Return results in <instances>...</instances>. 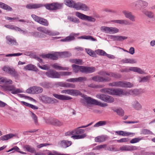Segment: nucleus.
I'll return each mask as SVG.
<instances>
[{
    "mask_svg": "<svg viewBox=\"0 0 155 155\" xmlns=\"http://www.w3.org/2000/svg\"><path fill=\"white\" fill-rule=\"evenodd\" d=\"M137 147L135 146L124 145L120 147V150L122 151H132L134 150H137Z\"/></svg>",
    "mask_w": 155,
    "mask_h": 155,
    "instance_id": "obj_17",
    "label": "nucleus"
},
{
    "mask_svg": "<svg viewBox=\"0 0 155 155\" xmlns=\"http://www.w3.org/2000/svg\"><path fill=\"white\" fill-rule=\"evenodd\" d=\"M69 61L72 63L80 65L83 64L82 60L80 59H71L69 60Z\"/></svg>",
    "mask_w": 155,
    "mask_h": 155,
    "instance_id": "obj_45",
    "label": "nucleus"
},
{
    "mask_svg": "<svg viewBox=\"0 0 155 155\" xmlns=\"http://www.w3.org/2000/svg\"><path fill=\"white\" fill-rule=\"evenodd\" d=\"M8 73L12 76L15 78H18V76L17 73L15 71V69L13 68H10Z\"/></svg>",
    "mask_w": 155,
    "mask_h": 155,
    "instance_id": "obj_44",
    "label": "nucleus"
},
{
    "mask_svg": "<svg viewBox=\"0 0 155 155\" xmlns=\"http://www.w3.org/2000/svg\"><path fill=\"white\" fill-rule=\"evenodd\" d=\"M107 95L103 94H99L96 95V97L105 102Z\"/></svg>",
    "mask_w": 155,
    "mask_h": 155,
    "instance_id": "obj_56",
    "label": "nucleus"
},
{
    "mask_svg": "<svg viewBox=\"0 0 155 155\" xmlns=\"http://www.w3.org/2000/svg\"><path fill=\"white\" fill-rule=\"evenodd\" d=\"M92 80L94 81L97 82H107L111 80V78L108 77H103L99 75L95 76L92 78Z\"/></svg>",
    "mask_w": 155,
    "mask_h": 155,
    "instance_id": "obj_12",
    "label": "nucleus"
},
{
    "mask_svg": "<svg viewBox=\"0 0 155 155\" xmlns=\"http://www.w3.org/2000/svg\"><path fill=\"white\" fill-rule=\"evenodd\" d=\"M115 133H117L119 135H121L123 136H127L130 135L132 134H134V133L124 131H116Z\"/></svg>",
    "mask_w": 155,
    "mask_h": 155,
    "instance_id": "obj_41",
    "label": "nucleus"
},
{
    "mask_svg": "<svg viewBox=\"0 0 155 155\" xmlns=\"http://www.w3.org/2000/svg\"><path fill=\"white\" fill-rule=\"evenodd\" d=\"M119 30L116 27H110V34H115L118 32Z\"/></svg>",
    "mask_w": 155,
    "mask_h": 155,
    "instance_id": "obj_61",
    "label": "nucleus"
},
{
    "mask_svg": "<svg viewBox=\"0 0 155 155\" xmlns=\"http://www.w3.org/2000/svg\"><path fill=\"white\" fill-rule=\"evenodd\" d=\"M111 91L110 94L114 95L120 96L122 95L126 96L127 94L126 90L121 89L111 88Z\"/></svg>",
    "mask_w": 155,
    "mask_h": 155,
    "instance_id": "obj_9",
    "label": "nucleus"
},
{
    "mask_svg": "<svg viewBox=\"0 0 155 155\" xmlns=\"http://www.w3.org/2000/svg\"><path fill=\"white\" fill-rule=\"evenodd\" d=\"M142 139L141 138L138 137L132 139L130 141V143H136L139 142Z\"/></svg>",
    "mask_w": 155,
    "mask_h": 155,
    "instance_id": "obj_62",
    "label": "nucleus"
},
{
    "mask_svg": "<svg viewBox=\"0 0 155 155\" xmlns=\"http://www.w3.org/2000/svg\"><path fill=\"white\" fill-rule=\"evenodd\" d=\"M75 9L84 11H88L90 10V8L87 5L81 2H76Z\"/></svg>",
    "mask_w": 155,
    "mask_h": 155,
    "instance_id": "obj_10",
    "label": "nucleus"
},
{
    "mask_svg": "<svg viewBox=\"0 0 155 155\" xmlns=\"http://www.w3.org/2000/svg\"><path fill=\"white\" fill-rule=\"evenodd\" d=\"M108 137L106 135H101L96 137L95 141L96 142H102L108 139Z\"/></svg>",
    "mask_w": 155,
    "mask_h": 155,
    "instance_id": "obj_27",
    "label": "nucleus"
},
{
    "mask_svg": "<svg viewBox=\"0 0 155 155\" xmlns=\"http://www.w3.org/2000/svg\"><path fill=\"white\" fill-rule=\"evenodd\" d=\"M72 142L70 141L66 140H63L59 143V144L61 147L66 148L71 145Z\"/></svg>",
    "mask_w": 155,
    "mask_h": 155,
    "instance_id": "obj_21",
    "label": "nucleus"
},
{
    "mask_svg": "<svg viewBox=\"0 0 155 155\" xmlns=\"http://www.w3.org/2000/svg\"><path fill=\"white\" fill-rule=\"evenodd\" d=\"M72 67L73 71L75 73H77L78 71L83 72V66H80L77 65L73 64L72 65Z\"/></svg>",
    "mask_w": 155,
    "mask_h": 155,
    "instance_id": "obj_28",
    "label": "nucleus"
},
{
    "mask_svg": "<svg viewBox=\"0 0 155 155\" xmlns=\"http://www.w3.org/2000/svg\"><path fill=\"white\" fill-rule=\"evenodd\" d=\"M123 63L135 64L137 63V59L134 58H125L122 60Z\"/></svg>",
    "mask_w": 155,
    "mask_h": 155,
    "instance_id": "obj_31",
    "label": "nucleus"
},
{
    "mask_svg": "<svg viewBox=\"0 0 155 155\" xmlns=\"http://www.w3.org/2000/svg\"><path fill=\"white\" fill-rule=\"evenodd\" d=\"M124 69L125 72H129L130 71H132L140 74H145V73L144 71L139 67H129V69L126 68Z\"/></svg>",
    "mask_w": 155,
    "mask_h": 155,
    "instance_id": "obj_13",
    "label": "nucleus"
},
{
    "mask_svg": "<svg viewBox=\"0 0 155 155\" xmlns=\"http://www.w3.org/2000/svg\"><path fill=\"white\" fill-rule=\"evenodd\" d=\"M113 22L120 25H127L129 24V21L127 19L115 20H114Z\"/></svg>",
    "mask_w": 155,
    "mask_h": 155,
    "instance_id": "obj_33",
    "label": "nucleus"
},
{
    "mask_svg": "<svg viewBox=\"0 0 155 155\" xmlns=\"http://www.w3.org/2000/svg\"><path fill=\"white\" fill-rule=\"evenodd\" d=\"M142 12L149 18L152 19L154 18V14L151 11L144 9L142 11Z\"/></svg>",
    "mask_w": 155,
    "mask_h": 155,
    "instance_id": "obj_23",
    "label": "nucleus"
},
{
    "mask_svg": "<svg viewBox=\"0 0 155 155\" xmlns=\"http://www.w3.org/2000/svg\"><path fill=\"white\" fill-rule=\"evenodd\" d=\"M24 68L26 70L32 71H37L38 70L37 68L34 65L32 64H28L24 67Z\"/></svg>",
    "mask_w": 155,
    "mask_h": 155,
    "instance_id": "obj_30",
    "label": "nucleus"
},
{
    "mask_svg": "<svg viewBox=\"0 0 155 155\" xmlns=\"http://www.w3.org/2000/svg\"><path fill=\"white\" fill-rule=\"evenodd\" d=\"M1 87L5 91H8L11 92L13 94H16L24 92L20 88H16L15 85H3Z\"/></svg>",
    "mask_w": 155,
    "mask_h": 155,
    "instance_id": "obj_3",
    "label": "nucleus"
},
{
    "mask_svg": "<svg viewBox=\"0 0 155 155\" xmlns=\"http://www.w3.org/2000/svg\"><path fill=\"white\" fill-rule=\"evenodd\" d=\"M79 127L75 129L74 130V134L79 135V134H82L84 132V130L82 129H80Z\"/></svg>",
    "mask_w": 155,
    "mask_h": 155,
    "instance_id": "obj_54",
    "label": "nucleus"
},
{
    "mask_svg": "<svg viewBox=\"0 0 155 155\" xmlns=\"http://www.w3.org/2000/svg\"><path fill=\"white\" fill-rule=\"evenodd\" d=\"M61 93L67 94L71 95H80L82 93L78 90L74 89L64 90L61 91Z\"/></svg>",
    "mask_w": 155,
    "mask_h": 155,
    "instance_id": "obj_11",
    "label": "nucleus"
},
{
    "mask_svg": "<svg viewBox=\"0 0 155 155\" xmlns=\"http://www.w3.org/2000/svg\"><path fill=\"white\" fill-rule=\"evenodd\" d=\"M5 27L8 28L15 30V31H16L18 28V27L15 25H5Z\"/></svg>",
    "mask_w": 155,
    "mask_h": 155,
    "instance_id": "obj_64",
    "label": "nucleus"
},
{
    "mask_svg": "<svg viewBox=\"0 0 155 155\" xmlns=\"http://www.w3.org/2000/svg\"><path fill=\"white\" fill-rule=\"evenodd\" d=\"M0 8H2L8 11H12V9L11 7L2 2V4H1Z\"/></svg>",
    "mask_w": 155,
    "mask_h": 155,
    "instance_id": "obj_43",
    "label": "nucleus"
},
{
    "mask_svg": "<svg viewBox=\"0 0 155 155\" xmlns=\"http://www.w3.org/2000/svg\"><path fill=\"white\" fill-rule=\"evenodd\" d=\"M0 8H2L8 11H12V9L11 7L2 2V4H1Z\"/></svg>",
    "mask_w": 155,
    "mask_h": 155,
    "instance_id": "obj_42",
    "label": "nucleus"
},
{
    "mask_svg": "<svg viewBox=\"0 0 155 155\" xmlns=\"http://www.w3.org/2000/svg\"><path fill=\"white\" fill-rule=\"evenodd\" d=\"M114 111L117 112V114L119 116H123L124 114V111L121 108H118L114 110Z\"/></svg>",
    "mask_w": 155,
    "mask_h": 155,
    "instance_id": "obj_59",
    "label": "nucleus"
},
{
    "mask_svg": "<svg viewBox=\"0 0 155 155\" xmlns=\"http://www.w3.org/2000/svg\"><path fill=\"white\" fill-rule=\"evenodd\" d=\"M140 0H138L131 3L130 6L132 7H134L137 10H140Z\"/></svg>",
    "mask_w": 155,
    "mask_h": 155,
    "instance_id": "obj_36",
    "label": "nucleus"
},
{
    "mask_svg": "<svg viewBox=\"0 0 155 155\" xmlns=\"http://www.w3.org/2000/svg\"><path fill=\"white\" fill-rule=\"evenodd\" d=\"M38 23L45 26H48L49 25V22L46 19L41 18Z\"/></svg>",
    "mask_w": 155,
    "mask_h": 155,
    "instance_id": "obj_48",
    "label": "nucleus"
},
{
    "mask_svg": "<svg viewBox=\"0 0 155 155\" xmlns=\"http://www.w3.org/2000/svg\"><path fill=\"white\" fill-rule=\"evenodd\" d=\"M51 66L56 70H59L69 71V68L68 67H64L60 66L59 64L58 63H55L51 64Z\"/></svg>",
    "mask_w": 155,
    "mask_h": 155,
    "instance_id": "obj_22",
    "label": "nucleus"
},
{
    "mask_svg": "<svg viewBox=\"0 0 155 155\" xmlns=\"http://www.w3.org/2000/svg\"><path fill=\"white\" fill-rule=\"evenodd\" d=\"M114 101V99L113 97L107 95L105 102L108 103H112Z\"/></svg>",
    "mask_w": 155,
    "mask_h": 155,
    "instance_id": "obj_63",
    "label": "nucleus"
},
{
    "mask_svg": "<svg viewBox=\"0 0 155 155\" xmlns=\"http://www.w3.org/2000/svg\"><path fill=\"white\" fill-rule=\"evenodd\" d=\"M109 86L111 87H120L125 88H131L133 87L132 83L125 81H119L110 83L108 84Z\"/></svg>",
    "mask_w": 155,
    "mask_h": 155,
    "instance_id": "obj_2",
    "label": "nucleus"
},
{
    "mask_svg": "<svg viewBox=\"0 0 155 155\" xmlns=\"http://www.w3.org/2000/svg\"><path fill=\"white\" fill-rule=\"evenodd\" d=\"M15 136V134H10L1 137L0 139L3 141L6 140L11 138Z\"/></svg>",
    "mask_w": 155,
    "mask_h": 155,
    "instance_id": "obj_37",
    "label": "nucleus"
},
{
    "mask_svg": "<svg viewBox=\"0 0 155 155\" xmlns=\"http://www.w3.org/2000/svg\"><path fill=\"white\" fill-rule=\"evenodd\" d=\"M33 94H37L41 93L43 91V89L41 87L34 86L33 87Z\"/></svg>",
    "mask_w": 155,
    "mask_h": 155,
    "instance_id": "obj_32",
    "label": "nucleus"
},
{
    "mask_svg": "<svg viewBox=\"0 0 155 155\" xmlns=\"http://www.w3.org/2000/svg\"><path fill=\"white\" fill-rule=\"evenodd\" d=\"M63 5V3L58 2L47 4L44 5L45 7L47 9L52 11L61 9L62 8Z\"/></svg>",
    "mask_w": 155,
    "mask_h": 155,
    "instance_id": "obj_4",
    "label": "nucleus"
},
{
    "mask_svg": "<svg viewBox=\"0 0 155 155\" xmlns=\"http://www.w3.org/2000/svg\"><path fill=\"white\" fill-rule=\"evenodd\" d=\"M40 56L44 58H48L53 60H57L58 58V54L57 53L41 54Z\"/></svg>",
    "mask_w": 155,
    "mask_h": 155,
    "instance_id": "obj_15",
    "label": "nucleus"
},
{
    "mask_svg": "<svg viewBox=\"0 0 155 155\" xmlns=\"http://www.w3.org/2000/svg\"><path fill=\"white\" fill-rule=\"evenodd\" d=\"M20 103L21 104L25 105V106L28 107H31V108L34 110H38V107L26 102L25 101H21Z\"/></svg>",
    "mask_w": 155,
    "mask_h": 155,
    "instance_id": "obj_34",
    "label": "nucleus"
},
{
    "mask_svg": "<svg viewBox=\"0 0 155 155\" xmlns=\"http://www.w3.org/2000/svg\"><path fill=\"white\" fill-rule=\"evenodd\" d=\"M37 29L38 31L50 36H55L59 34L58 32L49 30L45 27H38Z\"/></svg>",
    "mask_w": 155,
    "mask_h": 155,
    "instance_id": "obj_6",
    "label": "nucleus"
},
{
    "mask_svg": "<svg viewBox=\"0 0 155 155\" xmlns=\"http://www.w3.org/2000/svg\"><path fill=\"white\" fill-rule=\"evenodd\" d=\"M86 136V134H83L80 135H73L71 136V137L74 139H83Z\"/></svg>",
    "mask_w": 155,
    "mask_h": 155,
    "instance_id": "obj_47",
    "label": "nucleus"
},
{
    "mask_svg": "<svg viewBox=\"0 0 155 155\" xmlns=\"http://www.w3.org/2000/svg\"><path fill=\"white\" fill-rule=\"evenodd\" d=\"M140 2L141 3L140 5V10L142 8H145L148 5V3L145 1L140 0Z\"/></svg>",
    "mask_w": 155,
    "mask_h": 155,
    "instance_id": "obj_58",
    "label": "nucleus"
},
{
    "mask_svg": "<svg viewBox=\"0 0 155 155\" xmlns=\"http://www.w3.org/2000/svg\"><path fill=\"white\" fill-rule=\"evenodd\" d=\"M83 72L87 73H91L95 71V68L93 67H84V66Z\"/></svg>",
    "mask_w": 155,
    "mask_h": 155,
    "instance_id": "obj_35",
    "label": "nucleus"
},
{
    "mask_svg": "<svg viewBox=\"0 0 155 155\" xmlns=\"http://www.w3.org/2000/svg\"><path fill=\"white\" fill-rule=\"evenodd\" d=\"M113 73H110L108 72H106L104 71H100L98 72V74H99L105 76V75H106L107 76H110L112 77V74Z\"/></svg>",
    "mask_w": 155,
    "mask_h": 155,
    "instance_id": "obj_53",
    "label": "nucleus"
},
{
    "mask_svg": "<svg viewBox=\"0 0 155 155\" xmlns=\"http://www.w3.org/2000/svg\"><path fill=\"white\" fill-rule=\"evenodd\" d=\"M53 95L56 98L61 100H68L72 99V98L70 97L63 95L54 94Z\"/></svg>",
    "mask_w": 155,
    "mask_h": 155,
    "instance_id": "obj_19",
    "label": "nucleus"
},
{
    "mask_svg": "<svg viewBox=\"0 0 155 155\" xmlns=\"http://www.w3.org/2000/svg\"><path fill=\"white\" fill-rule=\"evenodd\" d=\"M67 18L70 21L74 23H79L80 22L79 20L75 17L68 16L67 17Z\"/></svg>",
    "mask_w": 155,
    "mask_h": 155,
    "instance_id": "obj_46",
    "label": "nucleus"
},
{
    "mask_svg": "<svg viewBox=\"0 0 155 155\" xmlns=\"http://www.w3.org/2000/svg\"><path fill=\"white\" fill-rule=\"evenodd\" d=\"M24 148L27 151L31 153H34L35 151V149L29 145H26L24 146Z\"/></svg>",
    "mask_w": 155,
    "mask_h": 155,
    "instance_id": "obj_38",
    "label": "nucleus"
},
{
    "mask_svg": "<svg viewBox=\"0 0 155 155\" xmlns=\"http://www.w3.org/2000/svg\"><path fill=\"white\" fill-rule=\"evenodd\" d=\"M74 38L73 36L69 35L64 39H61L60 41L62 42H69L73 40Z\"/></svg>",
    "mask_w": 155,
    "mask_h": 155,
    "instance_id": "obj_55",
    "label": "nucleus"
},
{
    "mask_svg": "<svg viewBox=\"0 0 155 155\" xmlns=\"http://www.w3.org/2000/svg\"><path fill=\"white\" fill-rule=\"evenodd\" d=\"M126 92L127 93L126 96H128L129 95H136L138 94V90L136 89L126 91Z\"/></svg>",
    "mask_w": 155,
    "mask_h": 155,
    "instance_id": "obj_40",
    "label": "nucleus"
},
{
    "mask_svg": "<svg viewBox=\"0 0 155 155\" xmlns=\"http://www.w3.org/2000/svg\"><path fill=\"white\" fill-rule=\"evenodd\" d=\"M132 107L136 110H139L142 109V106L141 104L136 101H133L132 103Z\"/></svg>",
    "mask_w": 155,
    "mask_h": 155,
    "instance_id": "obj_25",
    "label": "nucleus"
},
{
    "mask_svg": "<svg viewBox=\"0 0 155 155\" xmlns=\"http://www.w3.org/2000/svg\"><path fill=\"white\" fill-rule=\"evenodd\" d=\"M85 50L87 53L90 56L94 57H96V54L91 50L88 48H86Z\"/></svg>",
    "mask_w": 155,
    "mask_h": 155,
    "instance_id": "obj_52",
    "label": "nucleus"
},
{
    "mask_svg": "<svg viewBox=\"0 0 155 155\" xmlns=\"http://www.w3.org/2000/svg\"><path fill=\"white\" fill-rule=\"evenodd\" d=\"M75 15L77 17L82 20H87L89 21L92 22H94L96 21V19L94 18L91 16L86 15L78 12H76Z\"/></svg>",
    "mask_w": 155,
    "mask_h": 155,
    "instance_id": "obj_8",
    "label": "nucleus"
},
{
    "mask_svg": "<svg viewBox=\"0 0 155 155\" xmlns=\"http://www.w3.org/2000/svg\"><path fill=\"white\" fill-rule=\"evenodd\" d=\"M13 82L11 79L4 77H0V84H12Z\"/></svg>",
    "mask_w": 155,
    "mask_h": 155,
    "instance_id": "obj_24",
    "label": "nucleus"
},
{
    "mask_svg": "<svg viewBox=\"0 0 155 155\" xmlns=\"http://www.w3.org/2000/svg\"><path fill=\"white\" fill-rule=\"evenodd\" d=\"M64 2L65 5L68 7L75 9L76 2L73 0H64Z\"/></svg>",
    "mask_w": 155,
    "mask_h": 155,
    "instance_id": "obj_20",
    "label": "nucleus"
},
{
    "mask_svg": "<svg viewBox=\"0 0 155 155\" xmlns=\"http://www.w3.org/2000/svg\"><path fill=\"white\" fill-rule=\"evenodd\" d=\"M87 80L86 78L85 77H81L78 78H70L66 80L67 82L75 83L76 82H82L83 81H86Z\"/></svg>",
    "mask_w": 155,
    "mask_h": 155,
    "instance_id": "obj_18",
    "label": "nucleus"
},
{
    "mask_svg": "<svg viewBox=\"0 0 155 155\" xmlns=\"http://www.w3.org/2000/svg\"><path fill=\"white\" fill-rule=\"evenodd\" d=\"M46 76L49 78H60V75L59 72L55 70L51 69L45 73Z\"/></svg>",
    "mask_w": 155,
    "mask_h": 155,
    "instance_id": "obj_7",
    "label": "nucleus"
},
{
    "mask_svg": "<svg viewBox=\"0 0 155 155\" xmlns=\"http://www.w3.org/2000/svg\"><path fill=\"white\" fill-rule=\"evenodd\" d=\"M43 5L40 4H30L27 5L26 7L28 9H36L41 7Z\"/></svg>",
    "mask_w": 155,
    "mask_h": 155,
    "instance_id": "obj_26",
    "label": "nucleus"
},
{
    "mask_svg": "<svg viewBox=\"0 0 155 155\" xmlns=\"http://www.w3.org/2000/svg\"><path fill=\"white\" fill-rule=\"evenodd\" d=\"M6 42L7 43L10 45H17L18 43L17 42L16 40L14 37L10 36H6Z\"/></svg>",
    "mask_w": 155,
    "mask_h": 155,
    "instance_id": "obj_16",
    "label": "nucleus"
},
{
    "mask_svg": "<svg viewBox=\"0 0 155 155\" xmlns=\"http://www.w3.org/2000/svg\"><path fill=\"white\" fill-rule=\"evenodd\" d=\"M107 124L106 121H100L95 124L94 125V127H98L100 126H103Z\"/></svg>",
    "mask_w": 155,
    "mask_h": 155,
    "instance_id": "obj_50",
    "label": "nucleus"
},
{
    "mask_svg": "<svg viewBox=\"0 0 155 155\" xmlns=\"http://www.w3.org/2000/svg\"><path fill=\"white\" fill-rule=\"evenodd\" d=\"M51 124L53 125L58 126H60L63 125L62 122L57 119H54L51 122Z\"/></svg>",
    "mask_w": 155,
    "mask_h": 155,
    "instance_id": "obj_49",
    "label": "nucleus"
},
{
    "mask_svg": "<svg viewBox=\"0 0 155 155\" xmlns=\"http://www.w3.org/2000/svg\"><path fill=\"white\" fill-rule=\"evenodd\" d=\"M110 27L106 26H102L101 28V30L103 32L107 33H110Z\"/></svg>",
    "mask_w": 155,
    "mask_h": 155,
    "instance_id": "obj_57",
    "label": "nucleus"
},
{
    "mask_svg": "<svg viewBox=\"0 0 155 155\" xmlns=\"http://www.w3.org/2000/svg\"><path fill=\"white\" fill-rule=\"evenodd\" d=\"M127 37L122 36L116 35V41H121L127 39Z\"/></svg>",
    "mask_w": 155,
    "mask_h": 155,
    "instance_id": "obj_60",
    "label": "nucleus"
},
{
    "mask_svg": "<svg viewBox=\"0 0 155 155\" xmlns=\"http://www.w3.org/2000/svg\"><path fill=\"white\" fill-rule=\"evenodd\" d=\"M39 85L42 87L46 88H48L51 87V84L50 82L47 81L41 82L39 83Z\"/></svg>",
    "mask_w": 155,
    "mask_h": 155,
    "instance_id": "obj_39",
    "label": "nucleus"
},
{
    "mask_svg": "<svg viewBox=\"0 0 155 155\" xmlns=\"http://www.w3.org/2000/svg\"><path fill=\"white\" fill-rule=\"evenodd\" d=\"M81 96L83 98V99L82 100V103L84 105L87 107H88V104H89L96 105H101L102 106L107 105V104L105 103L102 104V105H101V103L100 102H98L97 100L93 99L90 97H88L86 95L83 94Z\"/></svg>",
    "mask_w": 155,
    "mask_h": 155,
    "instance_id": "obj_1",
    "label": "nucleus"
},
{
    "mask_svg": "<svg viewBox=\"0 0 155 155\" xmlns=\"http://www.w3.org/2000/svg\"><path fill=\"white\" fill-rule=\"evenodd\" d=\"M30 33L31 35L35 37L45 38L46 36V35L44 34L36 31L30 32Z\"/></svg>",
    "mask_w": 155,
    "mask_h": 155,
    "instance_id": "obj_29",
    "label": "nucleus"
},
{
    "mask_svg": "<svg viewBox=\"0 0 155 155\" xmlns=\"http://www.w3.org/2000/svg\"><path fill=\"white\" fill-rule=\"evenodd\" d=\"M39 99L43 103L45 104H53L57 103L58 102L56 99L46 95H41L39 97Z\"/></svg>",
    "mask_w": 155,
    "mask_h": 155,
    "instance_id": "obj_5",
    "label": "nucleus"
},
{
    "mask_svg": "<svg viewBox=\"0 0 155 155\" xmlns=\"http://www.w3.org/2000/svg\"><path fill=\"white\" fill-rule=\"evenodd\" d=\"M122 13L126 18L129 19L132 21H135L136 17L133 15L131 12L126 10H123Z\"/></svg>",
    "mask_w": 155,
    "mask_h": 155,
    "instance_id": "obj_14",
    "label": "nucleus"
},
{
    "mask_svg": "<svg viewBox=\"0 0 155 155\" xmlns=\"http://www.w3.org/2000/svg\"><path fill=\"white\" fill-rule=\"evenodd\" d=\"M47 153L48 155H70L68 154H61L55 151H53L52 152H51L50 151H48Z\"/></svg>",
    "mask_w": 155,
    "mask_h": 155,
    "instance_id": "obj_51",
    "label": "nucleus"
}]
</instances>
